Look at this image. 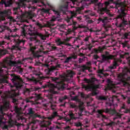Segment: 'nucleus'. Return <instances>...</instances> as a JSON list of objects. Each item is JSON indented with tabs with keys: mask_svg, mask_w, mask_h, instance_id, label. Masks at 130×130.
<instances>
[{
	"mask_svg": "<svg viewBox=\"0 0 130 130\" xmlns=\"http://www.w3.org/2000/svg\"><path fill=\"white\" fill-rule=\"evenodd\" d=\"M84 70H87V68L86 67H84Z\"/></svg>",
	"mask_w": 130,
	"mask_h": 130,
	"instance_id": "nucleus-42",
	"label": "nucleus"
},
{
	"mask_svg": "<svg viewBox=\"0 0 130 130\" xmlns=\"http://www.w3.org/2000/svg\"><path fill=\"white\" fill-rule=\"evenodd\" d=\"M72 58H77V56H75L74 57H72Z\"/></svg>",
	"mask_w": 130,
	"mask_h": 130,
	"instance_id": "nucleus-35",
	"label": "nucleus"
},
{
	"mask_svg": "<svg viewBox=\"0 0 130 130\" xmlns=\"http://www.w3.org/2000/svg\"><path fill=\"white\" fill-rule=\"evenodd\" d=\"M121 116L120 115L118 114V115H117V118H120Z\"/></svg>",
	"mask_w": 130,
	"mask_h": 130,
	"instance_id": "nucleus-30",
	"label": "nucleus"
},
{
	"mask_svg": "<svg viewBox=\"0 0 130 130\" xmlns=\"http://www.w3.org/2000/svg\"><path fill=\"white\" fill-rule=\"evenodd\" d=\"M72 3L73 4V5H75V2H74L73 1H72Z\"/></svg>",
	"mask_w": 130,
	"mask_h": 130,
	"instance_id": "nucleus-38",
	"label": "nucleus"
},
{
	"mask_svg": "<svg viewBox=\"0 0 130 130\" xmlns=\"http://www.w3.org/2000/svg\"><path fill=\"white\" fill-rule=\"evenodd\" d=\"M19 79V77L14 76L13 78L12 79V81H16V80H18Z\"/></svg>",
	"mask_w": 130,
	"mask_h": 130,
	"instance_id": "nucleus-16",
	"label": "nucleus"
},
{
	"mask_svg": "<svg viewBox=\"0 0 130 130\" xmlns=\"http://www.w3.org/2000/svg\"><path fill=\"white\" fill-rule=\"evenodd\" d=\"M96 58H98V56L96 55Z\"/></svg>",
	"mask_w": 130,
	"mask_h": 130,
	"instance_id": "nucleus-43",
	"label": "nucleus"
},
{
	"mask_svg": "<svg viewBox=\"0 0 130 130\" xmlns=\"http://www.w3.org/2000/svg\"><path fill=\"white\" fill-rule=\"evenodd\" d=\"M98 73H99V74H102L103 73V70H99L98 71Z\"/></svg>",
	"mask_w": 130,
	"mask_h": 130,
	"instance_id": "nucleus-19",
	"label": "nucleus"
},
{
	"mask_svg": "<svg viewBox=\"0 0 130 130\" xmlns=\"http://www.w3.org/2000/svg\"><path fill=\"white\" fill-rule=\"evenodd\" d=\"M122 108L124 109V106H123V107H122Z\"/></svg>",
	"mask_w": 130,
	"mask_h": 130,
	"instance_id": "nucleus-44",
	"label": "nucleus"
},
{
	"mask_svg": "<svg viewBox=\"0 0 130 130\" xmlns=\"http://www.w3.org/2000/svg\"><path fill=\"white\" fill-rule=\"evenodd\" d=\"M116 6H118V4H116Z\"/></svg>",
	"mask_w": 130,
	"mask_h": 130,
	"instance_id": "nucleus-46",
	"label": "nucleus"
},
{
	"mask_svg": "<svg viewBox=\"0 0 130 130\" xmlns=\"http://www.w3.org/2000/svg\"><path fill=\"white\" fill-rule=\"evenodd\" d=\"M85 88L86 90H88V89H95V87L94 86V85H87L85 87Z\"/></svg>",
	"mask_w": 130,
	"mask_h": 130,
	"instance_id": "nucleus-9",
	"label": "nucleus"
},
{
	"mask_svg": "<svg viewBox=\"0 0 130 130\" xmlns=\"http://www.w3.org/2000/svg\"><path fill=\"white\" fill-rule=\"evenodd\" d=\"M48 6H49L50 8L52 7V6H51V5H48Z\"/></svg>",
	"mask_w": 130,
	"mask_h": 130,
	"instance_id": "nucleus-41",
	"label": "nucleus"
},
{
	"mask_svg": "<svg viewBox=\"0 0 130 130\" xmlns=\"http://www.w3.org/2000/svg\"><path fill=\"white\" fill-rule=\"evenodd\" d=\"M22 36H26V34H25L24 31H23L22 33Z\"/></svg>",
	"mask_w": 130,
	"mask_h": 130,
	"instance_id": "nucleus-28",
	"label": "nucleus"
},
{
	"mask_svg": "<svg viewBox=\"0 0 130 130\" xmlns=\"http://www.w3.org/2000/svg\"><path fill=\"white\" fill-rule=\"evenodd\" d=\"M38 26H39V27H41V24L40 23L37 24Z\"/></svg>",
	"mask_w": 130,
	"mask_h": 130,
	"instance_id": "nucleus-34",
	"label": "nucleus"
},
{
	"mask_svg": "<svg viewBox=\"0 0 130 130\" xmlns=\"http://www.w3.org/2000/svg\"><path fill=\"white\" fill-rule=\"evenodd\" d=\"M3 4L5 5V7H10L11 5L13 4V1L9 0V1H7V2H4Z\"/></svg>",
	"mask_w": 130,
	"mask_h": 130,
	"instance_id": "nucleus-5",
	"label": "nucleus"
},
{
	"mask_svg": "<svg viewBox=\"0 0 130 130\" xmlns=\"http://www.w3.org/2000/svg\"><path fill=\"white\" fill-rule=\"evenodd\" d=\"M27 15H28V19H32V17H33V16L31 15V13H27Z\"/></svg>",
	"mask_w": 130,
	"mask_h": 130,
	"instance_id": "nucleus-14",
	"label": "nucleus"
},
{
	"mask_svg": "<svg viewBox=\"0 0 130 130\" xmlns=\"http://www.w3.org/2000/svg\"><path fill=\"white\" fill-rule=\"evenodd\" d=\"M55 20V18H54L51 20V21L52 22Z\"/></svg>",
	"mask_w": 130,
	"mask_h": 130,
	"instance_id": "nucleus-32",
	"label": "nucleus"
},
{
	"mask_svg": "<svg viewBox=\"0 0 130 130\" xmlns=\"http://www.w3.org/2000/svg\"><path fill=\"white\" fill-rule=\"evenodd\" d=\"M56 115H57V113H56V112H55L53 113V114L52 115V117L50 118L51 119L52 118H54V117H55V116H56Z\"/></svg>",
	"mask_w": 130,
	"mask_h": 130,
	"instance_id": "nucleus-12",
	"label": "nucleus"
},
{
	"mask_svg": "<svg viewBox=\"0 0 130 130\" xmlns=\"http://www.w3.org/2000/svg\"><path fill=\"white\" fill-rule=\"evenodd\" d=\"M120 5H121V4L120 3Z\"/></svg>",
	"mask_w": 130,
	"mask_h": 130,
	"instance_id": "nucleus-49",
	"label": "nucleus"
},
{
	"mask_svg": "<svg viewBox=\"0 0 130 130\" xmlns=\"http://www.w3.org/2000/svg\"><path fill=\"white\" fill-rule=\"evenodd\" d=\"M15 110L16 112H17V113H19V112H20V110H21V109L18 108V107H15Z\"/></svg>",
	"mask_w": 130,
	"mask_h": 130,
	"instance_id": "nucleus-13",
	"label": "nucleus"
},
{
	"mask_svg": "<svg viewBox=\"0 0 130 130\" xmlns=\"http://www.w3.org/2000/svg\"><path fill=\"white\" fill-rule=\"evenodd\" d=\"M107 83L108 87L110 88V89H113V88H114V85H117L118 84H119V83H113V82L111 81L110 79L107 80Z\"/></svg>",
	"mask_w": 130,
	"mask_h": 130,
	"instance_id": "nucleus-3",
	"label": "nucleus"
},
{
	"mask_svg": "<svg viewBox=\"0 0 130 130\" xmlns=\"http://www.w3.org/2000/svg\"><path fill=\"white\" fill-rule=\"evenodd\" d=\"M110 3L109 2H106L105 5L106 6V8H107V6L109 5Z\"/></svg>",
	"mask_w": 130,
	"mask_h": 130,
	"instance_id": "nucleus-26",
	"label": "nucleus"
},
{
	"mask_svg": "<svg viewBox=\"0 0 130 130\" xmlns=\"http://www.w3.org/2000/svg\"><path fill=\"white\" fill-rule=\"evenodd\" d=\"M69 116H70V117L72 119H76V117H75L74 114H73V113H72V112H70L69 113Z\"/></svg>",
	"mask_w": 130,
	"mask_h": 130,
	"instance_id": "nucleus-11",
	"label": "nucleus"
},
{
	"mask_svg": "<svg viewBox=\"0 0 130 130\" xmlns=\"http://www.w3.org/2000/svg\"><path fill=\"white\" fill-rule=\"evenodd\" d=\"M76 24H77V22H75V23H74V25H76Z\"/></svg>",
	"mask_w": 130,
	"mask_h": 130,
	"instance_id": "nucleus-45",
	"label": "nucleus"
},
{
	"mask_svg": "<svg viewBox=\"0 0 130 130\" xmlns=\"http://www.w3.org/2000/svg\"><path fill=\"white\" fill-rule=\"evenodd\" d=\"M74 75H75V73H74V72H73V71L69 70V71H67V74L66 75V77H73V76H74Z\"/></svg>",
	"mask_w": 130,
	"mask_h": 130,
	"instance_id": "nucleus-7",
	"label": "nucleus"
},
{
	"mask_svg": "<svg viewBox=\"0 0 130 130\" xmlns=\"http://www.w3.org/2000/svg\"><path fill=\"white\" fill-rule=\"evenodd\" d=\"M114 56L110 55H107L106 56V59H112V58H113Z\"/></svg>",
	"mask_w": 130,
	"mask_h": 130,
	"instance_id": "nucleus-10",
	"label": "nucleus"
},
{
	"mask_svg": "<svg viewBox=\"0 0 130 130\" xmlns=\"http://www.w3.org/2000/svg\"><path fill=\"white\" fill-rule=\"evenodd\" d=\"M98 112L100 114H102V112H103V110H98Z\"/></svg>",
	"mask_w": 130,
	"mask_h": 130,
	"instance_id": "nucleus-25",
	"label": "nucleus"
},
{
	"mask_svg": "<svg viewBox=\"0 0 130 130\" xmlns=\"http://www.w3.org/2000/svg\"><path fill=\"white\" fill-rule=\"evenodd\" d=\"M15 86H16V88H21V85L20 84H18V85H17L15 84Z\"/></svg>",
	"mask_w": 130,
	"mask_h": 130,
	"instance_id": "nucleus-27",
	"label": "nucleus"
},
{
	"mask_svg": "<svg viewBox=\"0 0 130 130\" xmlns=\"http://www.w3.org/2000/svg\"><path fill=\"white\" fill-rule=\"evenodd\" d=\"M9 106H10V104H9V102H6L4 103V105L1 107V108L0 109L1 111H3V110H7V109L9 108Z\"/></svg>",
	"mask_w": 130,
	"mask_h": 130,
	"instance_id": "nucleus-4",
	"label": "nucleus"
},
{
	"mask_svg": "<svg viewBox=\"0 0 130 130\" xmlns=\"http://www.w3.org/2000/svg\"><path fill=\"white\" fill-rule=\"evenodd\" d=\"M55 14H57V15H59V13H58V12H55Z\"/></svg>",
	"mask_w": 130,
	"mask_h": 130,
	"instance_id": "nucleus-36",
	"label": "nucleus"
},
{
	"mask_svg": "<svg viewBox=\"0 0 130 130\" xmlns=\"http://www.w3.org/2000/svg\"><path fill=\"white\" fill-rule=\"evenodd\" d=\"M49 10H50V9H47V10H46V12L47 13H48V12H49Z\"/></svg>",
	"mask_w": 130,
	"mask_h": 130,
	"instance_id": "nucleus-33",
	"label": "nucleus"
},
{
	"mask_svg": "<svg viewBox=\"0 0 130 130\" xmlns=\"http://www.w3.org/2000/svg\"><path fill=\"white\" fill-rule=\"evenodd\" d=\"M71 59V57L68 58L66 60L64 61V62H69V60Z\"/></svg>",
	"mask_w": 130,
	"mask_h": 130,
	"instance_id": "nucleus-24",
	"label": "nucleus"
},
{
	"mask_svg": "<svg viewBox=\"0 0 130 130\" xmlns=\"http://www.w3.org/2000/svg\"><path fill=\"white\" fill-rule=\"evenodd\" d=\"M116 66H117V63L116 62V61H115L114 62L113 66L112 67V69H115Z\"/></svg>",
	"mask_w": 130,
	"mask_h": 130,
	"instance_id": "nucleus-15",
	"label": "nucleus"
},
{
	"mask_svg": "<svg viewBox=\"0 0 130 130\" xmlns=\"http://www.w3.org/2000/svg\"><path fill=\"white\" fill-rule=\"evenodd\" d=\"M89 40V38L87 37L85 39V41H88Z\"/></svg>",
	"mask_w": 130,
	"mask_h": 130,
	"instance_id": "nucleus-31",
	"label": "nucleus"
},
{
	"mask_svg": "<svg viewBox=\"0 0 130 130\" xmlns=\"http://www.w3.org/2000/svg\"><path fill=\"white\" fill-rule=\"evenodd\" d=\"M76 126H81L82 125V124L80 122L77 123L76 124Z\"/></svg>",
	"mask_w": 130,
	"mask_h": 130,
	"instance_id": "nucleus-20",
	"label": "nucleus"
},
{
	"mask_svg": "<svg viewBox=\"0 0 130 130\" xmlns=\"http://www.w3.org/2000/svg\"><path fill=\"white\" fill-rule=\"evenodd\" d=\"M35 49H36V48L35 47H32L30 48V50L32 52H34V50H35Z\"/></svg>",
	"mask_w": 130,
	"mask_h": 130,
	"instance_id": "nucleus-18",
	"label": "nucleus"
},
{
	"mask_svg": "<svg viewBox=\"0 0 130 130\" xmlns=\"http://www.w3.org/2000/svg\"><path fill=\"white\" fill-rule=\"evenodd\" d=\"M124 38H127V36H128V34L126 33L124 35Z\"/></svg>",
	"mask_w": 130,
	"mask_h": 130,
	"instance_id": "nucleus-23",
	"label": "nucleus"
},
{
	"mask_svg": "<svg viewBox=\"0 0 130 130\" xmlns=\"http://www.w3.org/2000/svg\"><path fill=\"white\" fill-rule=\"evenodd\" d=\"M109 2H113V0H109Z\"/></svg>",
	"mask_w": 130,
	"mask_h": 130,
	"instance_id": "nucleus-40",
	"label": "nucleus"
},
{
	"mask_svg": "<svg viewBox=\"0 0 130 130\" xmlns=\"http://www.w3.org/2000/svg\"><path fill=\"white\" fill-rule=\"evenodd\" d=\"M0 15H1V16H2V18L1 20V21H4V20H5V16L8 15V12L7 11H4V12L1 13Z\"/></svg>",
	"mask_w": 130,
	"mask_h": 130,
	"instance_id": "nucleus-6",
	"label": "nucleus"
},
{
	"mask_svg": "<svg viewBox=\"0 0 130 130\" xmlns=\"http://www.w3.org/2000/svg\"><path fill=\"white\" fill-rule=\"evenodd\" d=\"M76 15V13L73 12H71V17L72 18H73V17H74V16Z\"/></svg>",
	"mask_w": 130,
	"mask_h": 130,
	"instance_id": "nucleus-21",
	"label": "nucleus"
},
{
	"mask_svg": "<svg viewBox=\"0 0 130 130\" xmlns=\"http://www.w3.org/2000/svg\"><path fill=\"white\" fill-rule=\"evenodd\" d=\"M90 80H88L87 81V83H90Z\"/></svg>",
	"mask_w": 130,
	"mask_h": 130,
	"instance_id": "nucleus-39",
	"label": "nucleus"
},
{
	"mask_svg": "<svg viewBox=\"0 0 130 130\" xmlns=\"http://www.w3.org/2000/svg\"><path fill=\"white\" fill-rule=\"evenodd\" d=\"M78 19H79V20H80V18H78Z\"/></svg>",
	"mask_w": 130,
	"mask_h": 130,
	"instance_id": "nucleus-48",
	"label": "nucleus"
},
{
	"mask_svg": "<svg viewBox=\"0 0 130 130\" xmlns=\"http://www.w3.org/2000/svg\"><path fill=\"white\" fill-rule=\"evenodd\" d=\"M3 52H4V51L0 50V55H3Z\"/></svg>",
	"mask_w": 130,
	"mask_h": 130,
	"instance_id": "nucleus-29",
	"label": "nucleus"
},
{
	"mask_svg": "<svg viewBox=\"0 0 130 130\" xmlns=\"http://www.w3.org/2000/svg\"><path fill=\"white\" fill-rule=\"evenodd\" d=\"M125 17V13H124V10L122 11V14L119 15L117 18H120L121 20L123 19L122 23L124 25H126V20L124 19V17Z\"/></svg>",
	"mask_w": 130,
	"mask_h": 130,
	"instance_id": "nucleus-2",
	"label": "nucleus"
},
{
	"mask_svg": "<svg viewBox=\"0 0 130 130\" xmlns=\"http://www.w3.org/2000/svg\"><path fill=\"white\" fill-rule=\"evenodd\" d=\"M56 42L58 45H61V44H63L64 42H62L60 40V39H58L56 40Z\"/></svg>",
	"mask_w": 130,
	"mask_h": 130,
	"instance_id": "nucleus-8",
	"label": "nucleus"
},
{
	"mask_svg": "<svg viewBox=\"0 0 130 130\" xmlns=\"http://www.w3.org/2000/svg\"><path fill=\"white\" fill-rule=\"evenodd\" d=\"M52 86L54 88H56V86H54V85H52Z\"/></svg>",
	"mask_w": 130,
	"mask_h": 130,
	"instance_id": "nucleus-37",
	"label": "nucleus"
},
{
	"mask_svg": "<svg viewBox=\"0 0 130 130\" xmlns=\"http://www.w3.org/2000/svg\"><path fill=\"white\" fill-rule=\"evenodd\" d=\"M118 79L119 80V81H121V82H123V85L125 86L128 87V89L129 91H130V84H128L127 82L124 81V75L122 74H120L118 76Z\"/></svg>",
	"mask_w": 130,
	"mask_h": 130,
	"instance_id": "nucleus-1",
	"label": "nucleus"
},
{
	"mask_svg": "<svg viewBox=\"0 0 130 130\" xmlns=\"http://www.w3.org/2000/svg\"><path fill=\"white\" fill-rule=\"evenodd\" d=\"M100 99H101L102 100H106V98H105V97L104 96H101Z\"/></svg>",
	"mask_w": 130,
	"mask_h": 130,
	"instance_id": "nucleus-22",
	"label": "nucleus"
},
{
	"mask_svg": "<svg viewBox=\"0 0 130 130\" xmlns=\"http://www.w3.org/2000/svg\"><path fill=\"white\" fill-rule=\"evenodd\" d=\"M2 69H0V73L1 72Z\"/></svg>",
	"mask_w": 130,
	"mask_h": 130,
	"instance_id": "nucleus-47",
	"label": "nucleus"
},
{
	"mask_svg": "<svg viewBox=\"0 0 130 130\" xmlns=\"http://www.w3.org/2000/svg\"><path fill=\"white\" fill-rule=\"evenodd\" d=\"M80 113H79L78 114L79 115H82V112L83 111L84 108H82V107H80Z\"/></svg>",
	"mask_w": 130,
	"mask_h": 130,
	"instance_id": "nucleus-17",
	"label": "nucleus"
}]
</instances>
